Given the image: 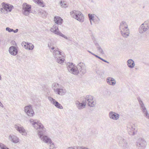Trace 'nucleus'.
<instances>
[{
    "mask_svg": "<svg viewBox=\"0 0 149 149\" xmlns=\"http://www.w3.org/2000/svg\"><path fill=\"white\" fill-rule=\"evenodd\" d=\"M127 63L128 67L131 68H134L135 65L134 61L132 59H129L127 60Z\"/></svg>",
    "mask_w": 149,
    "mask_h": 149,
    "instance_id": "obj_24",
    "label": "nucleus"
},
{
    "mask_svg": "<svg viewBox=\"0 0 149 149\" xmlns=\"http://www.w3.org/2000/svg\"><path fill=\"white\" fill-rule=\"evenodd\" d=\"M15 129L20 133H24L25 132V130L23 127L20 125L17 124L15 125Z\"/></svg>",
    "mask_w": 149,
    "mask_h": 149,
    "instance_id": "obj_20",
    "label": "nucleus"
},
{
    "mask_svg": "<svg viewBox=\"0 0 149 149\" xmlns=\"http://www.w3.org/2000/svg\"><path fill=\"white\" fill-rule=\"evenodd\" d=\"M47 98L51 103L54 105L57 108L60 109H62L63 108V106L61 104L51 97L48 96Z\"/></svg>",
    "mask_w": 149,
    "mask_h": 149,
    "instance_id": "obj_11",
    "label": "nucleus"
},
{
    "mask_svg": "<svg viewBox=\"0 0 149 149\" xmlns=\"http://www.w3.org/2000/svg\"><path fill=\"white\" fill-rule=\"evenodd\" d=\"M101 74L99 73V75L101 76V77H103V75L104 74V73L103 71L100 72Z\"/></svg>",
    "mask_w": 149,
    "mask_h": 149,
    "instance_id": "obj_40",
    "label": "nucleus"
},
{
    "mask_svg": "<svg viewBox=\"0 0 149 149\" xmlns=\"http://www.w3.org/2000/svg\"><path fill=\"white\" fill-rule=\"evenodd\" d=\"M59 85L57 83H54L52 85V87L55 92L56 90L58 88L60 87Z\"/></svg>",
    "mask_w": 149,
    "mask_h": 149,
    "instance_id": "obj_27",
    "label": "nucleus"
},
{
    "mask_svg": "<svg viewBox=\"0 0 149 149\" xmlns=\"http://www.w3.org/2000/svg\"><path fill=\"white\" fill-rule=\"evenodd\" d=\"M37 4L40 5L42 7H44L43 2L41 1L40 0H33Z\"/></svg>",
    "mask_w": 149,
    "mask_h": 149,
    "instance_id": "obj_30",
    "label": "nucleus"
},
{
    "mask_svg": "<svg viewBox=\"0 0 149 149\" xmlns=\"http://www.w3.org/2000/svg\"><path fill=\"white\" fill-rule=\"evenodd\" d=\"M71 16L80 22H84V17L82 14L79 11L74 10L70 12Z\"/></svg>",
    "mask_w": 149,
    "mask_h": 149,
    "instance_id": "obj_4",
    "label": "nucleus"
},
{
    "mask_svg": "<svg viewBox=\"0 0 149 149\" xmlns=\"http://www.w3.org/2000/svg\"><path fill=\"white\" fill-rule=\"evenodd\" d=\"M66 65L67 69L70 72L74 75H78V71L77 70V66H74L72 63H68Z\"/></svg>",
    "mask_w": 149,
    "mask_h": 149,
    "instance_id": "obj_6",
    "label": "nucleus"
},
{
    "mask_svg": "<svg viewBox=\"0 0 149 149\" xmlns=\"http://www.w3.org/2000/svg\"><path fill=\"white\" fill-rule=\"evenodd\" d=\"M89 52L90 53H91V52ZM91 54H93V53H91Z\"/></svg>",
    "mask_w": 149,
    "mask_h": 149,
    "instance_id": "obj_48",
    "label": "nucleus"
},
{
    "mask_svg": "<svg viewBox=\"0 0 149 149\" xmlns=\"http://www.w3.org/2000/svg\"><path fill=\"white\" fill-rule=\"evenodd\" d=\"M61 53L58 50H56V49L53 52V55L55 58L56 62L60 64L62 63L65 60L64 56L62 55Z\"/></svg>",
    "mask_w": 149,
    "mask_h": 149,
    "instance_id": "obj_3",
    "label": "nucleus"
},
{
    "mask_svg": "<svg viewBox=\"0 0 149 149\" xmlns=\"http://www.w3.org/2000/svg\"><path fill=\"white\" fill-rule=\"evenodd\" d=\"M119 29L123 37L127 38L129 36L130 30L128 28V25L125 22L122 21L120 23Z\"/></svg>",
    "mask_w": 149,
    "mask_h": 149,
    "instance_id": "obj_2",
    "label": "nucleus"
},
{
    "mask_svg": "<svg viewBox=\"0 0 149 149\" xmlns=\"http://www.w3.org/2000/svg\"><path fill=\"white\" fill-rule=\"evenodd\" d=\"M18 31V29H16L15 30H13V32L14 33H16Z\"/></svg>",
    "mask_w": 149,
    "mask_h": 149,
    "instance_id": "obj_45",
    "label": "nucleus"
},
{
    "mask_svg": "<svg viewBox=\"0 0 149 149\" xmlns=\"http://www.w3.org/2000/svg\"><path fill=\"white\" fill-rule=\"evenodd\" d=\"M87 101L88 105L89 106L93 107V97L91 95L86 96L85 98H83V100L81 103L83 105L86 106Z\"/></svg>",
    "mask_w": 149,
    "mask_h": 149,
    "instance_id": "obj_7",
    "label": "nucleus"
},
{
    "mask_svg": "<svg viewBox=\"0 0 149 149\" xmlns=\"http://www.w3.org/2000/svg\"><path fill=\"white\" fill-rule=\"evenodd\" d=\"M23 47L25 48L26 49H28V46L27 45V44L26 45H25L24 46H22Z\"/></svg>",
    "mask_w": 149,
    "mask_h": 149,
    "instance_id": "obj_43",
    "label": "nucleus"
},
{
    "mask_svg": "<svg viewBox=\"0 0 149 149\" xmlns=\"http://www.w3.org/2000/svg\"><path fill=\"white\" fill-rule=\"evenodd\" d=\"M88 15L91 24L92 25V21H93V15L92 14H88Z\"/></svg>",
    "mask_w": 149,
    "mask_h": 149,
    "instance_id": "obj_35",
    "label": "nucleus"
},
{
    "mask_svg": "<svg viewBox=\"0 0 149 149\" xmlns=\"http://www.w3.org/2000/svg\"><path fill=\"white\" fill-rule=\"evenodd\" d=\"M66 91L65 90L62 88H58L56 90L55 93L60 95H63L65 94Z\"/></svg>",
    "mask_w": 149,
    "mask_h": 149,
    "instance_id": "obj_25",
    "label": "nucleus"
},
{
    "mask_svg": "<svg viewBox=\"0 0 149 149\" xmlns=\"http://www.w3.org/2000/svg\"><path fill=\"white\" fill-rule=\"evenodd\" d=\"M149 29V27L147 25V23L145 22L139 27V32L140 33H142L147 31Z\"/></svg>",
    "mask_w": 149,
    "mask_h": 149,
    "instance_id": "obj_12",
    "label": "nucleus"
},
{
    "mask_svg": "<svg viewBox=\"0 0 149 149\" xmlns=\"http://www.w3.org/2000/svg\"><path fill=\"white\" fill-rule=\"evenodd\" d=\"M51 29H58V25L56 24H54V25L51 28Z\"/></svg>",
    "mask_w": 149,
    "mask_h": 149,
    "instance_id": "obj_38",
    "label": "nucleus"
},
{
    "mask_svg": "<svg viewBox=\"0 0 149 149\" xmlns=\"http://www.w3.org/2000/svg\"><path fill=\"white\" fill-rule=\"evenodd\" d=\"M109 116L110 118L115 120L118 119L120 117L119 114L113 111H110Z\"/></svg>",
    "mask_w": 149,
    "mask_h": 149,
    "instance_id": "obj_15",
    "label": "nucleus"
},
{
    "mask_svg": "<svg viewBox=\"0 0 149 149\" xmlns=\"http://www.w3.org/2000/svg\"><path fill=\"white\" fill-rule=\"evenodd\" d=\"M102 61L105 62V63H109V62H108V61H107L106 60L103 59V58H102L101 60Z\"/></svg>",
    "mask_w": 149,
    "mask_h": 149,
    "instance_id": "obj_42",
    "label": "nucleus"
},
{
    "mask_svg": "<svg viewBox=\"0 0 149 149\" xmlns=\"http://www.w3.org/2000/svg\"><path fill=\"white\" fill-rule=\"evenodd\" d=\"M48 46L50 48H51L52 50H53L55 48L54 46H53V45H52V43H49L48 44Z\"/></svg>",
    "mask_w": 149,
    "mask_h": 149,
    "instance_id": "obj_37",
    "label": "nucleus"
},
{
    "mask_svg": "<svg viewBox=\"0 0 149 149\" xmlns=\"http://www.w3.org/2000/svg\"><path fill=\"white\" fill-rule=\"evenodd\" d=\"M100 20L99 18L96 15L94 14V22L95 23H99Z\"/></svg>",
    "mask_w": 149,
    "mask_h": 149,
    "instance_id": "obj_31",
    "label": "nucleus"
},
{
    "mask_svg": "<svg viewBox=\"0 0 149 149\" xmlns=\"http://www.w3.org/2000/svg\"><path fill=\"white\" fill-rule=\"evenodd\" d=\"M31 5H29L26 3H25L24 4L22 10L28 11L29 12H31Z\"/></svg>",
    "mask_w": 149,
    "mask_h": 149,
    "instance_id": "obj_23",
    "label": "nucleus"
},
{
    "mask_svg": "<svg viewBox=\"0 0 149 149\" xmlns=\"http://www.w3.org/2000/svg\"><path fill=\"white\" fill-rule=\"evenodd\" d=\"M54 21L57 24H61L63 22V19L58 16H55L54 18Z\"/></svg>",
    "mask_w": 149,
    "mask_h": 149,
    "instance_id": "obj_22",
    "label": "nucleus"
},
{
    "mask_svg": "<svg viewBox=\"0 0 149 149\" xmlns=\"http://www.w3.org/2000/svg\"><path fill=\"white\" fill-rule=\"evenodd\" d=\"M143 113H144V116L146 118H149V115L146 109H143L141 110Z\"/></svg>",
    "mask_w": 149,
    "mask_h": 149,
    "instance_id": "obj_28",
    "label": "nucleus"
},
{
    "mask_svg": "<svg viewBox=\"0 0 149 149\" xmlns=\"http://www.w3.org/2000/svg\"><path fill=\"white\" fill-rule=\"evenodd\" d=\"M27 43L26 42H23L22 43L21 45L22 46H24V45H26V44H27Z\"/></svg>",
    "mask_w": 149,
    "mask_h": 149,
    "instance_id": "obj_44",
    "label": "nucleus"
},
{
    "mask_svg": "<svg viewBox=\"0 0 149 149\" xmlns=\"http://www.w3.org/2000/svg\"><path fill=\"white\" fill-rule=\"evenodd\" d=\"M6 30L7 31H8L9 32H10L13 31V29H10L9 27H6Z\"/></svg>",
    "mask_w": 149,
    "mask_h": 149,
    "instance_id": "obj_39",
    "label": "nucleus"
},
{
    "mask_svg": "<svg viewBox=\"0 0 149 149\" xmlns=\"http://www.w3.org/2000/svg\"><path fill=\"white\" fill-rule=\"evenodd\" d=\"M127 130L129 134L131 136L134 135L136 133L135 131H134L135 130V126L133 125H128L127 127Z\"/></svg>",
    "mask_w": 149,
    "mask_h": 149,
    "instance_id": "obj_13",
    "label": "nucleus"
},
{
    "mask_svg": "<svg viewBox=\"0 0 149 149\" xmlns=\"http://www.w3.org/2000/svg\"><path fill=\"white\" fill-rule=\"evenodd\" d=\"M75 104L77 108L79 109H82L84 108L85 106L83 105V104L81 103H80L79 101H77L75 102Z\"/></svg>",
    "mask_w": 149,
    "mask_h": 149,
    "instance_id": "obj_26",
    "label": "nucleus"
},
{
    "mask_svg": "<svg viewBox=\"0 0 149 149\" xmlns=\"http://www.w3.org/2000/svg\"><path fill=\"white\" fill-rule=\"evenodd\" d=\"M94 44H95L97 50L100 52L102 54H104V52L103 50L100 47L99 44L95 40V39L94 38Z\"/></svg>",
    "mask_w": 149,
    "mask_h": 149,
    "instance_id": "obj_21",
    "label": "nucleus"
},
{
    "mask_svg": "<svg viewBox=\"0 0 149 149\" xmlns=\"http://www.w3.org/2000/svg\"><path fill=\"white\" fill-rule=\"evenodd\" d=\"M0 148L1 149H10L5 145L2 143H0Z\"/></svg>",
    "mask_w": 149,
    "mask_h": 149,
    "instance_id": "obj_34",
    "label": "nucleus"
},
{
    "mask_svg": "<svg viewBox=\"0 0 149 149\" xmlns=\"http://www.w3.org/2000/svg\"><path fill=\"white\" fill-rule=\"evenodd\" d=\"M2 8L0 9L2 13H6L7 12H10L13 8V6L10 4L3 2L2 3Z\"/></svg>",
    "mask_w": 149,
    "mask_h": 149,
    "instance_id": "obj_5",
    "label": "nucleus"
},
{
    "mask_svg": "<svg viewBox=\"0 0 149 149\" xmlns=\"http://www.w3.org/2000/svg\"><path fill=\"white\" fill-rule=\"evenodd\" d=\"M59 4L61 7H62L66 8L68 7L67 4L65 3V2L64 1L63 2L62 1H61L59 3Z\"/></svg>",
    "mask_w": 149,
    "mask_h": 149,
    "instance_id": "obj_29",
    "label": "nucleus"
},
{
    "mask_svg": "<svg viewBox=\"0 0 149 149\" xmlns=\"http://www.w3.org/2000/svg\"><path fill=\"white\" fill-rule=\"evenodd\" d=\"M27 45L28 46V49L29 50H32L34 47L33 45L30 43L27 42Z\"/></svg>",
    "mask_w": 149,
    "mask_h": 149,
    "instance_id": "obj_32",
    "label": "nucleus"
},
{
    "mask_svg": "<svg viewBox=\"0 0 149 149\" xmlns=\"http://www.w3.org/2000/svg\"><path fill=\"white\" fill-rule=\"evenodd\" d=\"M139 104L140 105L141 109V110H143V109H146V107H145L144 104L143 102V101L141 100L139 101Z\"/></svg>",
    "mask_w": 149,
    "mask_h": 149,
    "instance_id": "obj_33",
    "label": "nucleus"
},
{
    "mask_svg": "<svg viewBox=\"0 0 149 149\" xmlns=\"http://www.w3.org/2000/svg\"><path fill=\"white\" fill-rule=\"evenodd\" d=\"M98 65H96V68H98Z\"/></svg>",
    "mask_w": 149,
    "mask_h": 149,
    "instance_id": "obj_47",
    "label": "nucleus"
},
{
    "mask_svg": "<svg viewBox=\"0 0 149 149\" xmlns=\"http://www.w3.org/2000/svg\"><path fill=\"white\" fill-rule=\"evenodd\" d=\"M106 81L109 84L112 86L115 85L116 82V80L111 77H107L106 79Z\"/></svg>",
    "mask_w": 149,
    "mask_h": 149,
    "instance_id": "obj_18",
    "label": "nucleus"
},
{
    "mask_svg": "<svg viewBox=\"0 0 149 149\" xmlns=\"http://www.w3.org/2000/svg\"><path fill=\"white\" fill-rule=\"evenodd\" d=\"M24 111L26 114L29 116H33L34 114L32 106L31 105L25 106L24 108Z\"/></svg>",
    "mask_w": 149,
    "mask_h": 149,
    "instance_id": "obj_10",
    "label": "nucleus"
},
{
    "mask_svg": "<svg viewBox=\"0 0 149 149\" xmlns=\"http://www.w3.org/2000/svg\"><path fill=\"white\" fill-rule=\"evenodd\" d=\"M96 72L97 73V71H96Z\"/></svg>",
    "mask_w": 149,
    "mask_h": 149,
    "instance_id": "obj_49",
    "label": "nucleus"
},
{
    "mask_svg": "<svg viewBox=\"0 0 149 149\" xmlns=\"http://www.w3.org/2000/svg\"><path fill=\"white\" fill-rule=\"evenodd\" d=\"M9 51L11 55L13 56L16 55L18 52V50L16 47L13 46H11L9 48Z\"/></svg>",
    "mask_w": 149,
    "mask_h": 149,
    "instance_id": "obj_17",
    "label": "nucleus"
},
{
    "mask_svg": "<svg viewBox=\"0 0 149 149\" xmlns=\"http://www.w3.org/2000/svg\"><path fill=\"white\" fill-rule=\"evenodd\" d=\"M77 70L78 71V74L80 72L82 75H84L86 72V68L85 64L83 63H79L77 66Z\"/></svg>",
    "mask_w": 149,
    "mask_h": 149,
    "instance_id": "obj_9",
    "label": "nucleus"
},
{
    "mask_svg": "<svg viewBox=\"0 0 149 149\" xmlns=\"http://www.w3.org/2000/svg\"><path fill=\"white\" fill-rule=\"evenodd\" d=\"M117 141L120 146L124 148H126L128 147V144L126 140L122 136H118L117 137Z\"/></svg>",
    "mask_w": 149,
    "mask_h": 149,
    "instance_id": "obj_8",
    "label": "nucleus"
},
{
    "mask_svg": "<svg viewBox=\"0 0 149 149\" xmlns=\"http://www.w3.org/2000/svg\"><path fill=\"white\" fill-rule=\"evenodd\" d=\"M136 143L137 146L140 148L145 147L146 144V141L142 139H139Z\"/></svg>",
    "mask_w": 149,
    "mask_h": 149,
    "instance_id": "obj_14",
    "label": "nucleus"
},
{
    "mask_svg": "<svg viewBox=\"0 0 149 149\" xmlns=\"http://www.w3.org/2000/svg\"><path fill=\"white\" fill-rule=\"evenodd\" d=\"M9 139L15 143H17L19 142V139L16 136L10 135L9 136Z\"/></svg>",
    "mask_w": 149,
    "mask_h": 149,
    "instance_id": "obj_19",
    "label": "nucleus"
},
{
    "mask_svg": "<svg viewBox=\"0 0 149 149\" xmlns=\"http://www.w3.org/2000/svg\"><path fill=\"white\" fill-rule=\"evenodd\" d=\"M29 122L35 129L39 130L37 131V134L41 140L45 143L51 145L52 143V140L47 136V132L43 125L41 123L32 119L30 120Z\"/></svg>",
    "mask_w": 149,
    "mask_h": 149,
    "instance_id": "obj_1",
    "label": "nucleus"
},
{
    "mask_svg": "<svg viewBox=\"0 0 149 149\" xmlns=\"http://www.w3.org/2000/svg\"><path fill=\"white\" fill-rule=\"evenodd\" d=\"M94 56H95L97 58H98L99 59H100V60H101V58H102L101 57H100L99 56L94 54Z\"/></svg>",
    "mask_w": 149,
    "mask_h": 149,
    "instance_id": "obj_41",
    "label": "nucleus"
},
{
    "mask_svg": "<svg viewBox=\"0 0 149 149\" xmlns=\"http://www.w3.org/2000/svg\"><path fill=\"white\" fill-rule=\"evenodd\" d=\"M50 31L52 32L53 33L55 34H56L57 35H58L60 36H61L62 37L64 38H65L68 39V38L67 37L63 34L60 31H59V29H50Z\"/></svg>",
    "mask_w": 149,
    "mask_h": 149,
    "instance_id": "obj_16",
    "label": "nucleus"
},
{
    "mask_svg": "<svg viewBox=\"0 0 149 149\" xmlns=\"http://www.w3.org/2000/svg\"><path fill=\"white\" fill-rule=\"evenodd\" d=\"M22 12L23 14L26 16L28 15L29 14V13L30 12H29L28 11H25L24 10H22Z\"/></svg>",
    "mask_w": 149,
    "mask_h": 149,
    "instance_id": "obj_36",
    "label": "nucleus"
},
{
    "mask_svg": "<svg viewBox=\"0 0 149 149\" xmlns=\"http://www.w3.org/2000/svg\"><path fill=\"white\" fill-rule=\"evenodd\" d=\"M145 22H146V23H147V25H148V27H149V21H145Z\"/></svg>",
    "mask_w": 149,
    "mask_h": 149,
    "instance_id": "obj_46",
    "label": "nucleus"
}]
</instances>
